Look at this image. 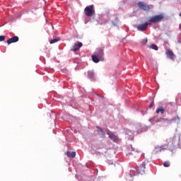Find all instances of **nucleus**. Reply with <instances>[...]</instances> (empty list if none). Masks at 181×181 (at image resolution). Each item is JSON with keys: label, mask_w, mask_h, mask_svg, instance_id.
<instances>
[{"label": "nucleus", "mask_w": 181, "mask_h": 181, "mask_svg": "<svg viewBox=\"0 0 181 181\" xmlns=\"http://www.w3.org/2000/svg\"><path fill=\"white\" fill-rule=\"evenodd\" d=\"M153 104H154V102L152 101V102L150 103L149 108H152V107H153Z\"/></svg>", "instance_id": "obj_22"}, {"label": "nucleus", "mask_w": 181, "mask_h": 181, "mask_svg": "<svg viewBox=\"0 0 181 181\" xmlns=\"http://www.w3.org/2000/svg\"><path fill=\"white\" fill-rule=\"evenodd\" d=\"M97 129H98V132L99 134H102V135H104V134L103 133V129H101L100 127H97Z\"/></svg>", "instance_id": "obj_20"}, {"label": "nucleus", "mask_w": 181, "mask_h": 181, "mask_svg": "<svg viewBox=\"0 0 181 181\" xmlns=\"http://www.w3.org/2000/svg\"><path fill=\"white\" fill-rule=\"evenodd\" d=\"M146 168L145 163H143L139 167H138L137 172L142 175V173H145Z\"/></svg>", "instance_id": "obj_9"}, {"label": "nucleus", "mask_w": 181, "mask_h": 181, "mask_svg": "<svg viewBox=\"0 0 181 181\" xmlns=\"http://www.w3.org/2000/svg\"><path fill=\"white\" fill-rule=\"evenodd\" d=\"M146 43H148V38L144 39L141 40V44L143 46H145V45H146Z\"/></svg>", "instance_id": "obj_18"}, {"label": "nucleus", "mask_w": 181, "mask_h": 181, "mask_svg": "<svg viewBox=\"0 0 181 181\" xmlns=\"http://www.w3.org/2000/svg\"><path fill=\"white\" fill-rule=\"evenodd\" d=\"M66 156H68V158H75L76 157V152H74V151H68L66 153Z\"/></svg>", "instance_id": "obj_12"}, {"label": "nucleus", "mask_w": 181, "mask_h": 181, "mask_svg": "<svg viewBox=\"0 0 181 181\" xmlns=\"http://www.w3.org/2000/svg\"><path fill=\"white\" fill-rule=\"evenodd\" d=\"M163 18H165L163 14L153 16L149 19V23H151V25L152 23H158V22H160Z\"/></svg>", "instance_id": "obj_2"}, {"label": "nucleus", "mask_w": 181, "mask_h": 181, "mask_svg": "<svg viewBox=\"0 0 181 181\" xmlns=\"http://www.w3.org/2000/svg\"><path fill=\"white\" fill-rule=\"evenodd\" d=\"M107 135L109 136V138L112 139V141H114L115 142H117V141H118V136H117L115 134L107 132Z\"/></svg>", "instance_id": "obj_10"}, {"label": "nucleus", "mask_w": 181, "mask_h": 181, "mask_svg": "<svg viewBox=\"0 0 181 181\" xmlns=\"http://www.w3.org/2000/svg\"><path fill=\"white\" fill-rule=\"evenodd\" d=\"M163 166L164 168H169V166H170V163L169 161H165L163 163Z\"/></svg>", "instance_id": "obj_19"}, {"label": "nucleus", "mask_w": 181, "mask_h": 181, "mask_svg": "<svg viewBox=\"0 0 181 181\" xmlns=\"http://www.w3.org/2000/svg\"><path fill=\"white\" fill-rule=\"evenodd\" d=\"M83 47V43L78 42H76L72 47V49H71V52H77L78 50H80V48Z\"/></svg>", "instance_id": "obj_4"}, {"label": "nucleus", "mask_w": 181, "mask_h": 181, "mask_svg": "<svg viewBox=\"0 0 181 181\" xmlns=\"http://www.w3.org/2000/svg\"><path fill=\"white\" fill-rule=\"evenodd\" d=\"M6 36L5 35H1L0 36V42H4V40H5Z\"/></svg>", "instance_id": "obj_21"}, {"label": "nucleus", "mask_w": 181, "mask_h": 181, "mask_svg": "<svg viewBox=\"0 0 181 181\" xmlns=\"http://www.w3.org/2000/svg\"><path fill=\"white\" fill-rule=\"evenodd\" d=\"M59 40H60L59 38H54V39H53V40H51L49 41L50 45H53V43H57V42H59Z\"/></svg>", "instance_id": "obj_17"}, {"label": "nucleus", "mask_w": 181, "mask_h": 181, "mask_svg": "<svg viewBox=\"0 0 181 181\" xmlns=\"http://www.w3.org/2000/svg\"><path fill=\"white\" fill-rule=\"evenodd\" d=\"M130 175V177H132V175L129 174Z\"/></svg>", "instance_id": "obj_26"}, {"label": "nucleus", "mask_w": 181, "mask_h": 181, "mask_svg": "<svg viewBox=\"0 0 181 181\" xmlns=\"http://www.w3.org/2000/svg\"><path fill=\"white\" fill-rule=\"evenodd\" d=\"M100 57H98L96 54L92 56V60L94 63H98L100 62Z\"/></svg>", "instance_id": "obj_13"}, {"label": "nucleus", "mask_w": 181, "mask_h": 181, "mask_svg": "<svg viewBox=\"0 0 181 181\" xmlns=\"http://www.w3.org/2000/svg\"><path fill=\"white\" fill-rule=\"evenodd\" d=\"M107 22H108V21H107H107H104V22H103V23H102V24L107 23Z\"/></svg>", "instance_id": "obj_24"}, {"label": "nucleus", "mask_w": 181, "mask_h": 181, "mask_svg": "<svg viewBox=\"0 0 181 181\" xmlns=\"http://www.w3.org/2000/svg\"><path fill=\"white\" fill-rule=\"evenodd\" d=\"M177 119H178V121H180V119L177 117Z\"/></svg>", "instance_id": "obj_25"}, {"label": "nucleus", "mask_w": 181, "mask_h": 181, "mask_svg": "<svg viewBox=\"0 0 181 181\" xmlns=\"http://www.w3.org/2000/svg\"><path fill=\"white\" fill-rule=\"evenodd\" d=\"M165 54L168 59H170V60H175V55L173 53V51H171L170 49H167L165 52Z\"/></svg>", "instance_id": "obj_7"}, {"label": "nucleus", "mask_w": 181, "mask_h": 181, "mask_svg": "<svg viewBox=\"0 0 181 181\" xmlns=\"http://www.w3.org/2000/svg\"><path fill=\"white\" fill-rule=\"evenodd\" d=\"M131 155H136V151L134 150L132 146H129L127 149V156H131Z\"/></svg>", "instance_id": "obj_5"}, {"label": "nucleus", "mask_w": 181, "mask_h": 181, "mask_svg": "<svg viewBox=\"0 0 181 181\" xmlns=\"http://www.w3.org/2000/svg\"><path fill=\"white\" fill-rule=\"evenodd\" d=\"M88 76L89 78H94V71H88Z\"/></svg>", "instance_id": "obj_15"}, {"label": "nucleus", "mask_w": 181, "mask_h": 181, "mask_svg": "<svg viewBox=\"0 0 181 181\" xmlns=\"http://www.w3.org/2000/svg\"><path fill=\"white\" fill-rule=\"evenodd\" d=\"M16 42H19V37L18 36H14L6 41L8 45H11V43H16Z\"/></svg>", "instance_id": "obj_8"}, {"label": "nucleus", "mask_w": 181, "mask_h": 181, "mask_svg": "<svg viewBox=\"0 0 181 181\" xmlns=\"http://www.w3.org/2000/svg\"><path fill=\"white\" fill-rule=\"evenodd\" d=\"M160 112L161 114H165V109L163 108V107H160V108H158L156 110V113L157 114H159Z\"/></svg>", "instance_id": "obj_14"}, {"label": "nucleus", "mask_w": 181, "mask_h": 181, "mask_svg": "<svg viewBox=\"0 0 181 181\" xmlns=\"http://www.w3.org/2000/svg\"><path fill=\"white\" fill-rule=\"evenodd\" d=\"M151 25V23H145L144 24H139L136 26V28L138 30H141V32H144V30H146L148 29V25Z\"/></svg>", "instance_id": "obj_3"}, {"label": "nucleus", "mask_w": 181, "mask_h": 181, "mask_svg": "<svg viewBox=\"0 0 181 181\" xmlns=\"http://www.w3.org/2000/svg\"><path fill=\"white\" fill-rule=\"evenodd\" d=\"M96 95H98V97H100L101 98H104V96H102L101 95L96 93Z\"/></svg>", "instance_id": "obj_23"}, {"label": "nucleus", "mask_w": 181, "mask_h": 181, "mask_svg": "<svg viewBox=\"0 0 181 181\" xmlns=\"http://www.w3.org/2000/svg\"><path fill=\"white\" fill-rule=\"evenodd\" d=\"M150 49H153V50H158L159 48L158 47V45L155 44H152L150 47Z\"/></svg>", "instance_id": "obj_16"}, {"label": "nucleus", "mask_w": 181, "mask_h": 181, "mask_svg": "<svg viewBox=\"0 0 181 181\" xmlns=\"http://www.w3.org/2000/svg\"><path fill=\"white\" fill-rule=\"evenodd\" d=\"M138 6L143 11H149V6L144 2H139Z\"/></svg>", "instance_id": "obj_6"}, {"label": "nucleus", "mask_w": 181, "mask_h": 181, "mask_svg": "<svg viewBox=\"0 0 181 181\" xmlns=\"http://www.w3.org/2000/svg\"><path fill=\"white\" fill-rule=\"evenodd\" d=\"M94 12H95V10L93 5L88 6L84 9V13L88 17L93 16Z\"/></svg>", "instance_id": "obj_1"}, {"label": "nucleus", "mask_w": 181, "mask_h": 181, "mask_svg": "<svg viewBox=\"0 0 181 181\" xmlns=\"http://www.w3.org/2000/svg\"><path fill=\"white\" fill-rule=\"evenodd\" d=\"M95 55L99 57V59H103V56H104V50L103 49H100L95 54Z\"/></svg>", "instance_id": "obj_11"}]
</instances>
